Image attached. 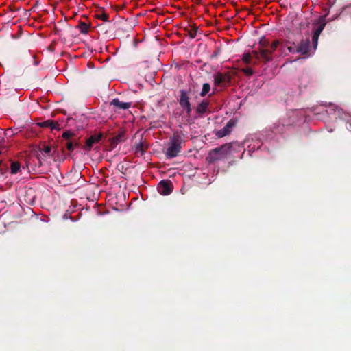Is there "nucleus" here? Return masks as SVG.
<instances>
[{
	"label": "nucleus",
	"mask_w": 351,
	"mask_h": 351,
	"mask_svg": "<svg viewBox=\"0 0 351 351\" xmlns=\"http://www.w3.org/2000/svg\"><path fill=\"white\" fill-rule=\"evenodd\" d=\"M278 45V40H274L270 44L269 41L265 37H262L260 39L258 48L260 49L261 57L264 64H267L273 60V53Z\"/></svg>",
	"instance_id": "f257e3e1"
},
{
	"label": "nucleus",
	"mask_w": 351,
	"mask_h": 351,
	"mask_svg": "<svg viewBox=\"0 0 351 351\" xmlns=\"http://www.w3.org/2000/svg\"><path fill=\"white\" fill-rule=\"evenodd\" d=\"M232 143H225L218 147L211 149L206 156V161L209 164L214 163L216 161L222 160L227 158L230 154Z\"/></svg>",
	"instance_id": "f03ea898"
},
{
	"label": "nucleus",
	"mask_w": 351,
	"mask_h": 351,
	"mask_svg": "<svg viewBox=\"0 0 351 351\" xmlns=\"http://www.w3.org/2000/svg\"><path fill=\"white\" fill-rule=\"evenodd\" d=\"M181 143L182 139L180 136L178 134H174L171 138L169 146L165 152V155L167 158H175L178 155L182 149Z\"/></svg>",
	"instance_id": "7ed1b4c3"
},
{
	"label": "nucleus",
	"mask_w": 351,
	"mask_h": 351,
	"mask_svg": "<svg viewBox=\"0 0 351 351\" xmlns=\"http://www.w3.org/2000/svg\"><path fill=\"white\" fill-rule=\"evenodd\" d=\"M315 25L317 27L313 29L312 36V46L313 51H315L317 47L319 37L326 25V16H320Z\"/></svg>",
	"instance_id": "20e7f679"
},
{
	"label": "nucleus",
	"mask_w": 351,
	"mask_h": 351,
	"mask_svg": "<svg viewBox=\"0 0 351 351\" xmlns=\"http://www.w3.org/2000/svg\"><path fill=\"white\" fill-rule=\"evenodd\" d=\"M296 51L302 55L310 56L313 51V46L311 45L309 38L302 39L296 48Z\"/></svg>",
	"instance_id": "39448f33"
},
{
	"label": "nucleus",
	"mask_w": 351,
	"mask_h": 351,
	"mask_svg": "<svg viewBox=\"0 0 351 351\" xmlns=\"http://www.w3.org/2000/svg\"><path fill=\"white\" fill-rule=\"evenodd\" d=\"M232 77L229 73L217 72L214 75L215 86H227L231 82Z\"/></svg>",
	"instance_id": "423d86ee"
},
{
	"label": "nucleus",
	"mask_w": 351,
	"mask_h": 351,
	"mask_svg": "<svg viewBox=\"0 0 351 351\" xmlns=\"http://www.w3.org/2000/svg\"><path fill=\"white\" fill-rule=\"evenodd\" d=\"M180 93L179 104L185 110L186 114L190 116L191 112V106L187 92L184 90H180Z\"/></svg>",
	"instance_id": "0eeeda50"
},
{
	"label": "nucleus",
	"mask_w": 351,
	"mask_h": 351,
	"mask_svg": "<svg viewBox=\"0 0 351 351\" xmlns=\"http://www.w3.org/2000/svg\"><path fill=\"white\" fill-rule=\"evenodd\" d=\"M235 125V121L233 119H230L226 123V125L221 130H218L216 135L219 138L224 137L232 132V128Z\"/></svg>",
	"instance_id": "6e6552de"
},
{
	"label": "nucleus",
	"mask_w": 351,
	"mask_h": 351,
	"mask_svg": "<svg viewBox=\"0 0 351 351\" xmlns=\"http://www.w3.org/2000/svg\"><path fill=\"white\" fill-rule=\"evenodd\" d=\"M158 191L160 194L163 195H169L172 192L171 183L170 181L162 180L158 186Z\"/></svg>",
	"instance_id": "1a4fd4ad"
},
{
	"label": "nucleus",
	"mask_w": 351,
	"mask_h": 351,
	"mask_svg": "<svg viewBox=\"0 0 351 351\" xmlns=\"http://www.w3.org/2000/svg\"><path fill=\"white\" fill-rule=\"evenodd\" d=\"M110 105L113 106L116 109L125 110L130 108L131 104L130 102H123L118 99H114Z\"/></svg>",
	"instance_id": "9d476101"
},
{
	"label": "nucleus",
	"mask_w": 351,
	"mask_h": 351,
	"mask_svg": "<svg viewBox=\"0 0 351 351\" xmlns=\"http://www.w3.org/2000/svg\"><path fill=\"white\" fill-rule=\"evenodd\" d=\"M148 146L142 142L136 143L134 147V154L137 156H143L147 149Z\"/></svg>",
	"instance_id": "9b49d317"
},
{
	"label": "nucleus",
	"mask_w": 351,
	"mask_h": 351,
	"mask_svg": "<svg viewBox=\"0 0 351 351\" xmlns=\"http://www.w3.org/2000/svg\"><path fill=\"white\" fill-rule=\"evenodd\" d=\"M208 106H209V101L207 100H203L197 106V108H196L197 113L199 114V115L204 114L207 111Z\"/></svg>",
	"instance_id": "f8f14e48"
},
{
	"label": "nucleus",
	"mask_w": 351,
	"mask_h": 351,
	"mask_svg": "<svg viewBox=\"0 0 351 351\" xmlns=\"http://www.w3.org/2000/svg\"><path fill=\"white\" fill-rule=\"evenodd\" d=\"M101 138V134L91 136L86 141V146L88 148H91L95 143H98L100 141Z\"/></svg>",
	"instance_id": "ddd939ff"
},
{
	"label": "nucleus",
	"mask_w": 351,
	"mask_h": 351,
	"mask_svg": "<svg viewBox=\"0 0 351 351\" xmlns=\"http://www.w3.org/2000/svg\"><path fill=\"white\" fill-rule=\"evenodd\" d=\"M210 90V86L208 83H204L202 86V91L200 92V96L204 97L206 94L209 93Z\"/></svg>",
	"instance_id": "4468645a"
},
{
	"label": "nucleus",
	"mask_w": 351,
	"mask_h": 351,
	"mask_svg": "<svg viewBox=\"0 0 351 351\" xmlns=\"http://www.w3.org/2000/svg\"><path fill=\"white\" fill-rule=\"evenodd\" d=\"M186 30L188 31L189 36L191 38H195V36L197 35L198 28L196 26H193V27H191V30H188L187 29H186Z\"/></svg>",
	"instance_id": "2eb2a0df"
},
{
	"label": "nucleus",
	"mask_w": 351,
	"mask_h": 351,
	"mask_svg": "<svg viewBox=\"0 0 351 351\" xmlns=\"http://www.w3.org/2000/svg\"><path fill=\"white\" fill-rule=\"evenodd\" d=\"M21 165L19 162H12L11 165V173H17L20 171Z\"/></svg>",
	"instance_id": "dca6fc26"
},
{
	"label": "nucleus",
	"mask_w": 351,
	"mask_h": 351,
	"mask_svg": "<svg viewBox=\"0 0 351 351\" xmlns=\"http://www.w3.org/2000/svg\"><path fill=\"white\" fill-rule=\"evenodd\" d=\"M144 40V36L143 35H141L140 37L134 38H133V46L137 47L139 44L141 46L143 45V42Z\"/></svg>",
	"instance_id": "f3484780"
},
{
	"label": "nucleus",
	"mask_w": 351,
	"mask_h": 351,
	"mask_svg": "<svg viewBox=\"0 0 351 351\" xmlns=\"http://www.w3.org/2000/svg\"><path fill=\"white\" fill-rule=\"evenodd\" d=\"M252 56L254 57L255 58H256L258 60H261L262 61V58L261 57V52H260V49L259 48H257L256 49H254L252 51Z\"/></svg>",
	"instance_id": "a211bd4d"
},
{
	"label": "nucleus",
	"mask_w": 351,
	"mask_h": 351,
	"mask_svg": "<svg viewBox=\"0 0 351 351\" xmlns=\"http://www.w3.org/2000/svg\"><path fill=\"white\" fill-rule=\"evenodd\" d=\"M80 31L83 34H86L88 29V25L85 23H81L79 25Z\"/></svg>",
	"instance_id": "6ab92c4d"
},
{
	"label": "nucleus",
	"mask_w": 351,
	"mask_h": 351,
	"mask_svg": "<svg viewBox=\"0 0 351 351\" xmlns=\"http://www.w3.org/2000/svg\"><path fill=\"white\" fill-rule=\"evenodd\" d=\"M251 58H252L251 54H250V53H245V54H244V55H243V60L245 63L248 64V63H250V62Z\"/></svg>",
	"instance_id": "aec40b11"
},
{
	"label": "nucleus",
	"mask_w": 351,
	"mask_h": 351,
	"mask_svg": "<svg viewBox=\"0 0 351 351\" xmlns=\"http://www.w3.org/2000/svg\"><path fill=\"white\" fill-rule=\"evenodd\" d=\"M51 147L45 145L43 147L42 152L46 154H49L51 152Z\"/></svg>",
	"instance_id": "412c9836"
},
{
	"label": "nucleus",
	"mask_w": 351,
	"mask_h": 351,
	"mask_svg": "<svg viewBox=\"0 0 351 351\" xmlns=\"http://www.w3.org/2000/svg\"><path fill=\"white\" fill-rule=\"evenodd\" d=\"M243 72L247 75H252L253 74V73H254L253 70L251 68H247V69H243Z\"/></svg>",
	"instance_id": "4be33fe9"
},
{
	"label": "nucleus",
	"mask_w": 351,
	"mask_h": 351,
	"mask_svg": "<svg viewBox=\"0 0 351 351\" xmlns=\"http://www.w3.org/2000/svg\"><path fill=\"white\" fill-rule=\"evenodd\" d=\"M66 148L69 151H72L73 149V145L71 142L66 143Z\"/></svg>",
	"instance_id": "5701e85b"
},
{
	"label": "nucleus",
	"mask_w": 351,
	"mask_h": 351,
	"mask_svg": "<svg viewBox=\"0 0 351 351\" xmlns=\"http://www.w3.org/2000/svg\"><path fill=\"white\" fill-rule=\"evenodd\" d=\"M69 132H64L62 135V136L65 138H68L69 137Z\"/></svg>",
	"instance_id": "b1692460"
},
{
	"label": "nucleus",
	"mask_w": 351,
	"mask_h": 351,
	"mask_svg": "<svg viewBox=\"0 0 351 351\" xmlns=\"http://www.w3.org/2000/svg\"><path fill=\"white\" fill-rule=\"evenodd\" d=\"M336 109H337V108L336 106H331L330 108V110H334L335 112L336 111Z\"/></svg>",
	"instance_id": "393cba45"
},
{
	"label": "nucleus",
	"mask_w": 351,
	"mask_h": 351,
	"mask_svg": "<svg viewBox=\"0 0 351 351\" xmlns=\"http://www.w3.org/2000/svg\"><path fill=\"white\" fill-rule=\"evenodd\" d=\"M142 16V14L141 12L136 14V16Z\"/></svg>",
	"instance_id": "a878e982"
},
{
	"label": "nucleus",
	"mask_w": 351,
	"mask_h": 351,
	"mask_svg": "<svg viewBox=\"0 0 351 351\" xmlns=\"http://www.w3.org/2000/svg\"><path fill=\"white\" fill-rule=\"evenodd\" d=\"M136 199V197H133L132 200L134 201V200H135Z\"/></svg>",
	"instance_id": "bb28decb"
}]
</instances>
